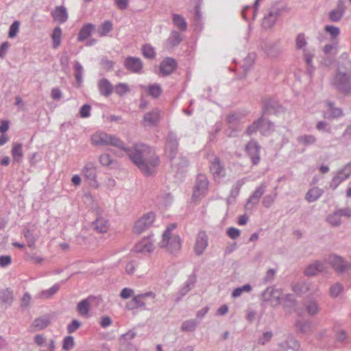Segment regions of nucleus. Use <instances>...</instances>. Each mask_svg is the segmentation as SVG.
<instances>
[{"label": "nucleus", "instance_id": "nucleus-1", "mask_svg": "<svg viewBox=\"0 0 351 351\" xmlns=\"http://www.w3.org/2000/svg\"><path fill=\"white\" fill-rule=\"evenodd\" d=\"M92 143L97 146L112 145L123 150L131 160L146 176L152 175L160 163L154 149L145 145H137L134 149L124 148L123 143L114 136L105 132H96L91 136Z\"/></svg>", "mask_w": 351, "mask_h": 351}, {"label": "nucleus", "instance_id": "nucleus-2", "mask_svg": "<svg viewBox=\"0 0 351 351\" xmlns=\"http://www.w3.org/2000/svg\"><path fill=\"white\" fill-rule=\"evenodd\" d=\"M176 227V223L168 226L163 232L161 240L158 243L160 247L171 254L180 251L182 247L179 235L173 232Z\"/></svg>", "mask_w": 351, "mask_h": 351}, {"label": "nucleus", "instance_id": "nucleus-3", "mask_svg": "<svg viewBox=\"0 0 351 351\" xmlns=\"http://www.w3.org/2000/svg\"><path fill=\"white\" fill-rule=\"evenodd\" d=\"M156 215L153 212H149L141 217L134 223V232L141 234L149 228L154 223Z\"/></svg>", "mask_w": 351, "mask_h": 351}, {"label": "nucleus", "instance_id": "nucleus-4", "mask_svg": "<svg viewBox=\"0 0 351 351\" xmlns=\"http://www.w3.org/2000/svg\"><path fill=\"white\" fill-rule=\"evenodd\" d=\"M208 186V181L207 178L204 175H199L197 178L193 193V199L194 202L199 201L206 195Z\"/></svg>", "mask_w": 351, "mask_h": 351}, {"label": "nucleus", "instance_id": "nucleus-5", "mask_svg": "<svg viewBox=\"0 0 351 351\" xmlns=\"http://www.w3.org/2000/svg\"><path fill=\"white\" fill-rule=\"evenodd\" d=\"M100 299L95 296H88L87 298L80 301L77 305V310L80 315L82 317H88L91 305L94 302L98 303Z\"/></svg>", "mask_w": 351, "mask_h": 351}, {"label": "nucleus", "instance_id": "nucleus-6", "mask_svg": "<svg viewBox=\"0 0 351 351\" xmlns=\"http://www.w3.org/2000/svg\"><path fill=\"white\" fill-rule=\"evenodd\" d=\"M82 174L90 186L94 188L99 187V183L97 180V169L93 164L86 165L82 169Z\"/></svg>", "mask_w": 351, "mask_h": 351}, {"label": "nucleus", "instance_id": "nucleus-7", "mask_svg": "<svg viewBox=\"0 0 351 351\" xmlns=\"http://www.w3.org/2000/svg\"><path fill=\"white\" fill-rule=\"evenodd\" d=\"M350 78L349 75L346 73L339 71L334 78V84L343 91L350 89Z\"/></svg>", "mask_w": 351, "mask_h": 351}, {"label": "nucleus", "instance_id": "nucleus-8", "mask_svg": "<svg viewBox=\"0 0 351 351\" xmlns=\"http://www.w3.org/2000/svg\"><path fill=\"white\" fill-rule=\"evenodd\" d=\"M245 150L250 156L253 165H257L260 161V147L254 141L249 142L245 146Z\"/></svg>", "mask_w": 351, "mask_h": 351}, {"label": "nucleus", "instance_id": "nucleus-9", "mask_svg": "<svg viewBox=\"0 0 351 351\" xmlns=\"http://www.w3.org/2000/svg\"><path fill=\"white\" fill-rule=\"evenodd\" d=\"M154 249V245L150 238H144L137 243L134 247V250L138 253H151Z\"/></svg>", "mask_w": 351, "mask_h": 351}, {"label": "nucleus", "instance_id": "nucleus-10", "mask_svg": "<svg viewBox=\"0 0 351 351\" xmlns=\"http://www.w3.org/2000/svg\"><path fill=\"white\" fill-rule=\"evenodd\" d=\"M160 111L158 109H154L145 114L143 124L144 126L154 125L160 121Z\"/></svg>", "mask_w": 351, "mask_h": 351}, {"label": "nucleus", "instance_id": "nucleus-11", "mask_svg": "<svg viewBox=\"0 0 351 351\" xmlns=\"http://www.w3.org/2000/svg\"><path fill=\"white\" fill-rule=\"evenodd\" d=\"M208 246V237L204 232L198 233L195 245L194 247L195 252L197 254H201L204 252Z\"/></svg>", "mask_w": 351, "mask_h": 351}, {"label": "nucleus", "instance_id": "nucleus-12", "mask_svg": "<svg viewBox=\"0 0 351 351\" xmlns=\"http://www.w3.org/2000/svg\"><path fill=\"white\" fill-rule=\"evenodd\" d=\"M125 66L128 70L134 73H138L143 67L141 60L133 57H129L125 60Z\"/></svg>", "mask_w": 351, "mask_h": 351}, {"label": "nucleus", "instance_id": "nucleus-13", "mask_svg": "<svg viewBox=\"0 0 351 351\" xmlns=\"http://www.w3.org/2000/svg\"><path fill=\"white\" fill-rule=\"evenodd\" d=\"M210 169L215 178H221L225 176V169L217 158H215L211 162Z\"/></svg>", "mask_w": 351, "mask_h": 351}, {"label": "nucleus", "instance_id": "nucleus-14", "mask_svg": "<svg viewBox=\"0 0 351 351\" xmlns=\"http://www.w3.org/2000/svg\"><path fill=\"white\" fill-rule=\"evenodd\" d=\"M93 228L99 233H106L109 228L108 220L102 216L97 217L93 223Z\"/></svg>", "mask_w": 351, "mask_h": 351}, {"label": "nucleus", "instance_id": "nucleus-15", "mask_svg": "<svg viewBox=\"0 0 351 351\" xmlns=\"http://www.w3.org/2000/svg\"><path fill=\"white\" fill-rule=\"evenodd\" d=\"M176 63L173 59L167 58L163 60L160 66V71L162 75H169L176 69Z\"/></svg>", "mask_w": 351, "mask_h": 351}, {"label": "nucleus", "instance_id": "nucleus-16", "mask_svg": "<svg viewBox=\"0 0 351 351\" xmlns=\"http://www.w3.org/2000/svg\"><path fill=\"white\" fill-rule=\"evenodd\" d=\"M53 19L60 23L65 22L68 19L66 9L62 6H58L51 12Z\"/></svg>", "mask_w": 351, "mask_h": 351}, {"label": "nucleus", "instance_id": "nucleus-17", "mask_svg": "<svg viewBox=\"0 0 351 351\" xmlns=\"http://www.w3.org/2000/svg\"><path fill=\"white\" fill-rule=\"evenodd\" d=\"M155 294L152 291H148L144 293L138 294L132 298V302L134 304L135 307H140L145 305V300L147 298L154 299Z\"/></svg>", "mask_w": 351, "mask_h": 351}, {"label": "nucleus", "instance_id": "nucleus-18", "mask_svg": "<svg viewBox=\"0 0 351 351\" xmlns=\"http://www.w3.org/2000/svg\"><path fill=\"white\" fill-rule=\"evenodd\" d=\"M94 29L95 26L91 23H87L84 25L79 32L77 37L78 40L82 41L88 38Z\"/></svg>", "mask_w": 351, "mask_h": 351}, {"label": "nucleus", "instance_id": "nucleus-19", "mask_svg": "<svg viewBox=\"0 0 351 351\" xmlns=\"http://www.w3.org/2000/svg\"><path fill=\"white\" fill-rule=\"evenodd\" d=\"M342 215L351 216V210H341L328 217V220L332 226H337L340 223V217Z\"/></svg>", "mask_w": 351, "mask_h": 351}, {"label": "nucleus", "instance_id": "nucleus-20", "mask_svg": "<svg viewBox=\"0 0 351 351\" xmlns=\"http://www.w3.org/2000/svg\"><path fill=\"white\" fill-rule=\"evenodd\" d=\"M12 155L13 160L15 162H21L23 157V152L21 143H14L12 145Z\"/></svg>", "mask_w": 351, "mask_h": 351}, {"label": "nucleus", "instance_id": "nucleus-21", "mask_svg": "<svg viewBox=\"0 0 351 351\" xmlns=\"http://www.w3.org/2000/svg\"><path fill=\"white\" fill-rule=\"evenodd\" d=\"M329 262L332 267L337 271H343L346 267L344 262L339 256H330L329 257Z\"/></svg>", "mask_w": 351, "mask_h": 351}, {"label": "nucleus", "instance_id": "nucleus-22", "mask_svg": "<svg viewBox=\"0 0 351 351\" xmlns=\"http://www.w3.org/2000/svg\"><path fill=\"white\" fill-rule=\"evenodd\" d=\"M324 270V265L319 263L316 262L312 265H310L305 270V274L306 276H314L319 272H321Z\"/></svg>", "mask_w": 351, "mask_h": 351}, {"label": "nucleus", "instance_id": "nucleus-23", "mask_svg": "<svg viewBox=\"0 0 351 351\" xmlns=\"http://www.w3.org/2000/svg\"><path fill=\"white\" fill-rule=\"evenodd\" d=\"M148 94L152 97H158L162 93V88L159 84H154L143 87Z\"/></svg>", "mask_w": 351, "mask_h": 351}, {"label": "nucleus", "instance_id": "nucleus-24", "mask_svg": "<svg viewBox=\"0 0 351 351\" xmlns=\"http://www.w3.org/2000/svg\"><path fill=\"white\" fill-rule=\"evenodd\" d=\"M112 29V23L110 21H105L97 29L99 36H106Z\"/></svg>", "mask_w": 351, "mask_h": 351}, {"label": "nucleus", "instance_id": "nucleus-25", "mask_svg": "<svg viewBox=\"0 0 351 351\" xmlns=\"http://www.w3.org/2000/svg\"><path fill=\"white\" fill-rule=\"evenodd\" d=\"M322 195V190L317 187L311 189L306 195V199L311 202L317 200Z\"/></svg>", "mask_w": 351, "mask_h": 351}, {"label": "nucleus", "instance_id": "nucleus-26", "mask_svg": "<svg viewBox=\"0 0 351 351\" xmlns=\"http://www.w3.org/2000/svg\"><path fill=\"white\" fill-rule=\"evenodd\" d=\"M99 88L100 93L105 96H108L112 90L111 84L106 80L99 82Z\"/></svg>", "mask_w": 351, "mask_h": 351}, {"label": "nucleus", "instance_id": "nucleus-27", "mask_svg": "<svg viewBox=\"0 0 351 351\" xmlns=\"http://www.w3.org/2000/svg\"><path fill=\"white\" fill-rule=\"evenodd\" d=\"M182 40L181 36L178 32H173L167 41V45L169 47H173L178 45Z\"/></svg>", "mask_w": 351, "mask_h": 351}, {"label": "nucleus", "instance_id": "nucleus-28", "mask_svg": "<svg viewBox=\"0 0 351 351\" xmlns=\"http://www.w3.org/2000/svg\"><path fill=\"white\" fill-rule=\"evenodd\" d=\"M62 30L60 27H57L53 29L51 35L53 48H58L61 43Z\"/></svg>", "mask_w": 351, "mask_h": 351}, {"label": "nucleus", "instance_id": "nucleus-29", "mask_svg": "<svg viewBox=\"0 0 351 351\" xmlns=\"http://www.w3.org/2000/svg\"><path fill=\"white\" fill-rule=\"evenodd\" d=\"M50 323V320L47 317H41L36 319L34 322V327L36 330H42L46 328Z\"/></svg>", "mask_w": 351, "mask_h": 351}, {"label": "nucleus", "instance_id": "nucleus-30", "mask_svg": "<svg viewBox=\"0 0 351 351\" xmlns=\"http://www.w3.org/2000/svg\"><path fill=\"white\" fill-rule=\"evenodd\" d=\"M173 21L178 28L181 30H184L186 28V22L184 17L179 14H174L173 16Z\"/></svg>", "mask_w": 351, "mask_h": 351}, {"label": "nucleus", "instance_id": "nucleus-31", "mask_svg": "<svg viewBox=\"0 0 351 351\" xmlns=\"http://www.w3.org/2000/svg\"><path fill=\"white\" fill-rule=\"evenodd\" d=\"M24 237H25L28 246L30 247H34L36 241L37 239V236L34 235L32 231L30 230H27L24 233Z\"/></svg>", "mask_w": 351, "mask_h": 351}, {"label": "nucleus", "instance_id": "nucleus-32", "mask_svg": "<svg viewBox=\"0 0 351 351\" xmlns=\"http://www.w3.org/2000/svg\"><path fill=\"white\" fill-rule=\"evenodd\" d=\"M264 125H269V123H266L263 119H261L258 121L253 123V124L248 128L247 132L248 134H251L256 132L259 127L261 128Z\"/></svg>", "mask_w": 351, "mask_h": 351}, {"label": "nucleus", "instance_id": "nucleus-33", "mask_svg": "<svg viewBox=\"0 0 351 351\" xmlns=\"http://www.w3.org/2000/svg\"><path fill=\"white\" fill-rule=\"evenodd\" d=\"M114 91L119 95L123 96L130 91V88L127 84L119 83L115 86Z\"/></svg>", "mask_w": 351, "mask_h": 351}, {"label": "nucleus", "instance_id": "nucleus-34", "mask_svg": "<svg viewBox=\"0 0 351 351\" xmlns=\"http://www.w3.org/2000/svg\"><path fill=\"white\" fill-rule=\"evenodd\" d=\"M328 106L330 113L325 116L326 118H335L342 115V111L339 108H334L331 103H328Z\"/></svg>", "mask_w": 351, "mask_h": 351}, {"label": "nucleus", "instance_id": "nucleus-35", "mask_svg": "<svg viewBox=\"0 0 351 351\" xmlns=\"http://www.w3.org/2000/svg\"><path fill=\"white\" fill-rule=\"evenodd\" d=\"M20 23L19 21H15L10 27L8 37L10 38H14L19 31Z\"/></svg>", "mask_w": 351, "mask_h": 351}, {"label": "nucleus", "instance_id": "nucleus-36", "mask_svg": "<svg viewBox=\"0 0 351 351\" xmlns=\"http://www.w3.org/2000/svg\"><path fill=\"white\" fill-rule=\"evenodd\" d=\"M59 289L60 286L58 285H54L49 289L43 291L41 294V297L43 298H50L51 295L57 293Z\"/></svg>", "mask_w": 351, "mask_h": 351}, {"label": "nucleus", "instance_id": "nucleus-37", "mask_svg": "<svg viewBox=\"0 0 351 351\" xmlns=\"http://www.w3.org/2000/svg\"><path fill=\"white\" fill-rule=\"evenodd\" d=\"M343 13V10L342 8H339L337 10H332L330 13V19L332 21H337L342 17Z\"/></svg>", "mask_w": 351, "mask_h": 351}, {"label": "nucleus", "instance_id": "nucleus-38", "mask_svg": "<svg viewBox=\"0 0 351 351\" xmlns=\"http://www.w3.org/2000/svg\"><path fill=\"white\" fill-rule=\"evenodd\" d=\"M74 346V339L71 336H67L64 339L62 348L65 350H71Z\"/></svg>", "mask_w": 351, "mask_h": 351}, {"label": "nucleus", "instance_id": "nucleus-39", "mask_svg": "<svg viewBox=\"0 0 351 351\" xmlns=\"http://www.w3.org/2000/svg\"><path fill=\"white\" fill-rule=\"evenodd\" d=\"M143 54L145 58H152L155 56L154 48L150 45H145L143 49Z\"/></svg>", "mask_w": 351, "mask_h": 351}, {"label": "nucleus", "instance_id": "nucleus-40", "mask_svg": "<svg viewBox=\"0 0 351 351\" xmlns=\"http://www.w3.org/2000/svg\"><path fill=\"white\" fill-rule=\"evenodd\" d=\"M134 295L133 289L130 288H124L120 293V297L122 299H128Z\"/></svg>", "mask_w": 351, "mask_h": 351}, {"label": "nucleus", "instance_id": "nucleus-41", "mask_svg": "<svg viewBox=\"0 0 351 351\" xmlns=\"http://www.w3.org/2000/svg\"><path fill=\"white\" fill-rule=\"evenodd\" d=\"M12 263V258L9 255L0 256V267H5L10 265Z\"/></svg>", "mask_w": 351, "mask_h": 351}, {"label": "nucleus", "instance_id": "nucleus-42", "mask_svg": "<svg viewBox=\"0 0 351 351\" xmlns=\"http://www.w3.org/2000/svg\"><path fill=\"white\" fill-rule=\"evenodd\" d=\"M325 29L332 38H335L339 34V29L335 26L327 25L325 27Z\"/></svg>", "mask_w": 351, "mask_h": 351}, {"label": "nucleus", "instance_id": "nucleus-43", "mask_svg": "<svg viewBox=\"0 0 351 351\" xmlns=\"http://www.w3.org/2000/svg\"><path fill=\"white\" fill-rule=\"evenodd\" d=\"M80 325H81L80 322H78L77 320H73L72 322L68 325V327H67L68 332L72 333V332H75L76 330H77L80 328Z\"/></svg>", "mask_w": 351, "mask_h": 351}, {"label": "nucleus", "instance_id": "nucleus-44", "mask_svg": "<svg viewBox=\"0 0 351 351\" xmlns=\"http://www.w3.org/2000/svg\"><path fill=\"white\" fill-rule=\"evenodd\" d=\"M99 161L104 166H108L112 163V159L109 154H105L100 156Z\"/></svg>", "mask_w": 351, "mask_h": 351}, {"label": "nucleus", "instance_id": "nucleus-45", "mask_svg": "<svg viewBox=\"0 0 351 351\" xmlns=\"http://www.w3.org/2000/svg\"><path fill=\"white\" fill-rule=\"evenodd\" d=\"M306 45L304 36L303 34H299L296 38V47L298 49H301Z\"/></svg>", "mask_w": 351, "mask_h": 351}, {"label": "nucleus", "instance_id": "nucleus-46", "mask_svg": "<svg viewBox=\"0 0 351 351\" xmlns=\"http://www.w3.org/2000/svg\"><path fill=\"white\" fill-rule=\"evenodd\" d=\"M342 291V287L339 284H335L330 288V293L332 296H337Z\"/></svg>", "mask_w": 351, "mask_h": 351}, {"label": "nucleus", "instance_id": "nucleus-47", "mask_svg": "<svg viewBox=\"0 0 351 351\" xmlns=\"http://www.w3.org/2000/svg\"><path fill=\"white\" fill-rule=\"evenodd\" d=\"M90 106L88 105H84L80 109V116L83 118H86L90 116Z\"/></svg>", "mask_w": 351, "mask_h": 351}, {"label": "nucleus", "instance_id": "nucleus-48", "mask_svg": "<svg viewBox=\"0 0 351 351\" xmlns=\"http://www.w3.org/2000/svg\"><path fill=\"white\" fill-rule=\"evenodd\" d=\"M299 141L304 144L308 145L313 143L315 138L313 136H303L299 138Z\"/></svg>", "mask_w": 351, "mask_h": 351}, {"label": "nucleus", "instance_id": "nucleus-49", "mask_svg": "<svg viewBox=\"0 0 351 351\" xmlns=\"http://www.w3.org/2000/svg\"><path fill=\"white\" fill-rule=\"evenodd\" d=\"M195 324L194 322H185L182 324V328L185 331H190L195 328Z\"/></svg>", "mask_w": 351, "mask_h": 351}, {"label": "nucleus", "instance_id": "nucleus-50", "mask_svg": "<svg viewBox=\"0 0 351 351\" xmlns=\"http://www.w3.org/2000/svg\"><path fill=\"white\" fill-rule=\"evenodd\" d=\"M51 96L53 100H58L62 97V92L59 88H53L51 91Z\"/></svg>", "mask_w": 351, "mask_h": 351}, {"label": "nucleus", "instance_id": "nucleus-51", "mask_svg": "<svg viewBox=\"0 0 351 351\" xmlns=\"http://www.w3.org/2000/svg\"><path fill=\"white\" fill-rule=\"evenodd\" d=\"M228 234L231 239H237L239 236L240 231L237 228H230L228 230Z\"/></svg>", "mask_w": 351, "mask_h": 351}, {"label": "nucleus", "instance_id": "nucleus-52", "mask_svg": "<svg viewBox=\"0 0 351 351\" xmlns=\"http://www.w3.org/2000/svg\"><path fill=\"white\" fill-rule=\"evenodd\" d=\"M9 47L10 43L8 42H4L1 44L0 47V58H3L5 56Z\"/></svg>", "mask_w": 351, "mask_h": 351}, {"label": "nucleus", "instance_id": "nucleus-53", "mask_svg": "<svg viewBox=\"0 0 351 351\" xmlns=\"http://www.w3.org/2000/svg\"><path fill=\"white\" fill-rule=\"evenodd\" d=\"M115 3L121 10H125L128 6V0H115Z\"/></svg>", "mask_w": 351, "mask_h": 351}, {"label": "nucleus", "instance_id": "nucleus-54", "mask_svg": "<svg viewBox=\"0 0 351 351\" xmlns=\"http://www.w3.org/2000/svg\"><path fill=\"white\" fill-rule=\"evenodd\" d=\"M307 311L311 315L315 314L317 312V306L316 303L311 302L307 306Z\"/></svg>", "mask_w": 351, "mask_h": 351}, {"label": "nucleus", "instance_id": "nucleus-55", "mask_svg": "<svg viewBox=\"0 0 351 351\" xmlns=\"http://www.w3.org/2000/svg\"><path fill=\"white\" fill-rule=\"evenodd\" d=\"M75 77L77 82H80L81 80V73L82 71V66L80 64H76L75 65Z\"/></svg>", "mask_w": 351, "mask_h": 351}, {"label": "nucleus", "instance_id": "nucleus-56", "mask_svg": "<svg viewBox=\"0 0 351 351\" xmlns=\"http://www.w3.org/2000/svg\"><path fill=\"white\" fill-rule=\"evenodd\" d=\"M135 271V265L132 262L127 263L125 266V271L127 274L131 275L133 274Z\"/></svg>", "mask_w": 351, "mask_h": 351}, {"label": "nucleus", "instance_id": "nucleus-57", "mask_svg": "<svg viewBox=\"0 0 351 351\" xmlns=\"http://www.w3.org/2000/svg\"><path fill=\"white\" fill-rule=\"evenodd\" d=\"M111 319L109 317H104L101 319L100 324L103 328H106L111 324Z\"/></svg>", "mask_w": 351, "mask_h": 351}, {"label": "nucleus", "instance_id": "nucleus-58", "mask_svg": "<svg viewBox=\"0 0 351 351\" xmlns=\"http://www.w3.org/2000/svg\"><path fill=\"white\" fill-rule=\"evenodd\" d=\"M272 337V333L270 332H266L264 333L263 337L259 340L261 344H265V342L268 341Z\"/></svg>", "mask_w": 351, "mask_h": 351}, {"label": "nucleus", "instance_id": "nucleus-59", "mask_svg": "<svg viewBox=\"0 0 351 351\" xmlns=\"http://www.w3.org/2000/svg\"><path fill=\"white\" fill-rule=\"evenodd\" d=\"M9 129V121H2L0 125V132L4 133Z\"/></svg>", "mask_w": 351, "mask_h": 351}, {"label": "nucleus", "instance_id": "nucleus-60", "mask_svg": "<svg viewBox=\"0 0 351 351\" xmlns=\"http://www.w3.org/2000/svg\"><path fill=\"white\" fill-rule=\"evenodd\" d=\"M45 338L42 335H37L34 337L36 343L38 346H42L45 342Z\"/></svg>", "mask_w": 351, "mask_h": 351}, {"label": "nucleus", "instance_id": "nucleus-61", "mask_svg": "<svg viewBox=\"0 0 351 351\" xmlns=\"http://www.w3.org/2000/svg\"><path fill=\"white\" fill-rule=\"evenodd\" d=\"M228 308L226 305H222L217 311V315H225L227 313Z\"/></svg>", "mask_w": 351, "mask_h": 351}, {"label": "nucleus", "instance_id": "nucleus-62", "mask_svg": "<svg viewBox=\"0 0 351 351\" xmlns=\"http://www.w3.org/2000/svg\"><path fill=\"white\" fill-rule=\"evenodd\" d=\"M29 259L35 263H40L43 261V258L36 255L31 256Z\"/></svg>", "mask_w": 351, "mask_h": 351}, {"label": "nucleus", "instance_id": "nucleus-63", "mask_svg": "<svg viewBox=\"0 0 351 351\" xmlns=\"http://www.w3.org/2000/svg\"><path fill=\"white\" fill-rule=\"evenodd\" d=\"M71 181L75 185H80L81 183V178L78 175H75L72 177Z\"/></svg>", "mask_w": 351, "mask_h": 351}, {"label": "nucleus", "instance_id": "nucleus-64", "mask_svg": "<svg viewBox=\"0 0 351 351\" xmlns=\"http://www.w3.org/2000/svg\"><path fill=\"white\" fill-rule=\"evenodd\" d=\"M30 295L28 293H25L22 299V303L23 305H27L30 301Z\"/></svg>", "mask_w": 351, "mask_h": 351}]
</instances>
